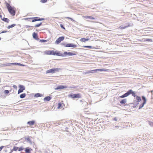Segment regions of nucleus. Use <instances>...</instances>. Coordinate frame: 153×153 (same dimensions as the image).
Wrapping results in <instances>:
<instances>
[{"instance_id": "obj_7", "label": "nucleus", "mask_w": 153, "mask_h": 153, "mask_svg": "<svg viewBox=\"0 0 153 153\" xmlns=\"http://www.w3.org/2000/svg\"><path fill=\"white\" fill-rule=\"evenodd\" d=\"M68 88L67 86H64L62 85H59L57 86L55 88V90H62L64 88Z\"/></svg>"}, {"instance_id": "obj_22", "label": "nucleus", "mask_w": 153, "mask_h": 153, "mask_svg": "<svg viewBox=\"0 0 153 153\" xmlns=\"http://www.w3.org/2000/svg\"><path fill=\"white\" fill-rule=\"evenodd\" d=\"M126 102V99H123L120 101V103L122 104H125Z\"/></svg>"}, {"instance_id": "obj_35", "label": "nucleus", "mask_w": 153, "mask_h": 153, "mask_svg": "<svg viewBox=\"0 0 153 153\" xmlns=\"http://www.w3.org/2000/svg\"><path fill=\"white\" fill-rule=\"evenodd\" d=\"M83 47L85 48H92V46H84Z\"/></svg>"}, {"instance_id": "obj_45", "label": "nucleus", "mask_w": 153, "mask_h": 153, "mask_svg": "<svg viewBox=\"0 0 153 153\" xmlns=\"http://www.w3.org/2000/svg\"><path fill=\"white\" fill-rule=\"evenodd\" d=\"M67 19H70L72 22H75V21L73 19H72V18H70V17H67Z\"/></svg>"}, {"instance_id": "obj_11", "label": "nucleus", "mask_w": 153, "mask_h": 153, "mask_svg": "<svg viewBox=\"0 0 153 153\" xmlns=\"http://www.w3.org/2000/svg\"><path fill=\"white\" fill-rule=\"evenodd\" d=\"M54 55H56L59 56H64V55L60 53V52L57 51H55Z\"/></svg>"}, {"instance_id": "obj_56", "label": "nucleus", "mask_w": 153, "mask_h": 153, "mask_svg": "<svg viewBox=\"0 0 153 153\" xmlns=\"http://www.w3.org/2000/svg\"><path fill=\"white\" fill-rule=\"evenodd\" d=\"M96 41H98V42H100V43H102V42H100V41H99V40H98V39H97V40H96Z\"/></svg>"}, {"instance_id": "obj_29", "label": "nucleus", "mask_w": 153, "mask_h": 153, "mask_svg": "<svg viewBox=\"0 0 153 153\" xmlns=\"http://www.w3.org/2000/svg\"><path fill=\"white\" fill-rule=\"evenodd\" d=\"M25 140H27V142L29 143H30L31 144H32V141L30 140V137H28L27 138H26Z\"/></svg>"}, {"instance_id": "obj_19", "label": "nucleus", "mask_w": 153, "mask_h": 153, "mask_svg": "<svg viewBox=\"0 0 153 153\" xmlns=\"http://www.w3.org/2000/svg\"><path fill=\"white\" fill-rule=\"evenodd\" d=\"M51 99V97L49 96H47L45 97L44 99V101H49Z\"/></svg>"}, {"instance_id": "obj_51", "label": "nucleus", "mask_w": 153, "mask_h": 153, "mask_svg": "<svg viewBox=\"0 0 153 153\" xmlns=\"http://www.w3.org/2000/svg\"><path fill=\"white\" fill-rule=\"evenodd\" d=\"M4 146H2L0 147V151H1L2 149L4 148Z\"/></svg>"}, {"instance_id": "obj_23", "label": "nucleus", "mask_w": 153, "mask_h": 153, "mask_svg": "<svg viewBox=\"0 0 153 153\" xmlns=\"http://www.w3.org/2000/svg\"><path fill=\"white\" fill-rule=\"evenodd\" d=\"M1 20L7 23H8L9 21V19H8L4 17L3 18V19H1Z\"/></svg>"}, {"instance_id": "obj_44", "label": "nucleus", "mask_w": 153, "mask_h": 153, "mask_svg": "<svg viewBox=\"0 0 153 153\" xmlns=\"http://www.w3.org/2000/svg\"><path fill=\"white\" fill-rule=\"evenodd\" d=\"M13 88L15 90H17V86L16 85H13Z\"/></svg>"}, {"instance_id": "obj_52", "label": "nucleus", "mask_w": 153, "mask_h": 153, "mask_svg": "<svg viewBox=\"0 0 153 153\" xmlns=\"http://www.w3.org/2000/svg\"><path fill=\"white\" fill-rule=\"evenodd\" d=\"M7 32V31H2V32H1V33H0H0H6Z\"/></svg>"}, {"instance_id": "obj_33", "label": "nucleus", "mask_w": 153, "mask_h": 153, "mask_svg": "<svg viewBox=\"0 0 153 153\" xmlns=\"http://www.w3.org/2000/svg\"><path fill=\"white\" fill-rule=\"evenodd\" d=\"M42 22H41L40 23L36 25L35 26L36 27H39L42 25Z\"/></svg>"}, {"instance_id": "obj_27", "label": "nucleus", "mask_w": 153, "mask_h": 153, "mask_svg": "<svg viewBox=\"0 0 153 153\" xmlns=\"http://www.w3.org/2000/svg\"><path fill=\"white\" fill-rule=\"evenodd\" d=\"M16 25L15 24H13L11 25H9L7 27V28L9 29L10 28L13 27H15Z\"/></svg>"}, {"instance_id": "obj_12", "label": "nucleus", "mask_w": 153, "mask_h": 153, "mask_svg": "<svg viewBox=\"0 0 153 153\" xmlns=\"http://www.w3.org/2000/svg\"><path fill=\"white\" fill-rule=\"evenodd\" d=\"M66 46L67 47H71L73 48H75L77 47V46L74 44H72L71 43L67 44Z\"/></svg>"}, {"instance_id": "obj_59", "label": "nucleus", "mask_w": 153, "mask_h": 153, "mask_svg": "<svg viewBox=\"0 0 153 153\" xmlns=\"http://www.w3.org/2000/svg\"><path fill=\"white\" fill-rule=\"evenodd\" d=\"M97 47H98V46H96V49H99V48H97Z\"/></svg>"}, {"instance_id": "obj_55", "label": "nucleus", "mask_w": 153, "mask_h": 153, "mask_svg": "<svg viewBox=\"0 0 153 153\" xmlns=\"http://www.w3.org/2000/svg\"><path fill=\"white\" fill-rule=\"evenodd\" d=\"M83 103L84 104H85V105H86V104H87V102H84Z\"/></svg>"}, {"instance_id": "obj_14", "label": "nucleus", "mask_w": 153, "mask_h": 153, "mask_svg": "<svg viewBox=\"0 0 153 153\" xmlns=\"http://www.w3.org/2000/svg\"><path fill=\"white\" fill-rule=\"evenodd\" d=\"M96 72V69H95V70H91V71H88L84 72L83 73V74H89L93 73H94V72Z\"/></svg>"}, {"instance_id": "obj_24", "label": "nucleus", "mask_w": 153, "mask_h": 153, "mask_svg": "<svg viewBox=\"0 0 153 153\" xmlns=\"http://www.w3.org/2000/svg\"><path fill=\"white\" fill-rule=\"evenodd\" d=\"M136 99L137 100V102H139L141 100V98L140 97L138 96H136Z\"/></svg>"}, {"instance_id": "obj_31", "label": "nucleus", "mask_w": 153, "mask_h": 153, "mask_svg": "<svg viewBox=\"0 0 153 153\" xmlns=\"http://www.w3.org/2000/svg\"><path fill=\"white\" fill-rule=\"evenodd\" d=\"M14 63V65H19V66H24V65H23V64H22L21 63Z\"/></svg>"}, {"instance_id": "obj_64", "label": "nucleus", "mask_w": 153, "mask_h": 153, "mask_svg": "<svg viewBox=\"0 0 153 153\" xmlns=\"http://www.w3.org/2000/svg\"><path fill=\"white\" fill-rule=\"evenodd\" d=\"M98 51H97V50H96V52H98Z\"/></svg>"}, {"instance_id": "obj_17", "label": "nucleus", "mask_w": 153, "mask_h": 153, "mask_svg": "<svg viewBox=\"0 0 153 153\" xmlns=\"http://www.w3.org/2000/svg\"><path fill=\"white\" fill-rule=\"evenodd\" d=\"M14 64L13 63H4L2 64V67H5V66H10L12 65H14Z\"/></svg>"}, {"instance_id": "obj_4", "label": "nucleus", "mask_w": 153, "mask_h": 153, "mask_svg": "<svg viewBox=\"0 0 153 153\" xmlns=\"http://www.w3.org/2000/svg\"><path fill=\"white\" fill-rule=\"evenodd\" d=\"M142 99L143 101V103H142L139 106V109H140L143 108L145 104H146V98L144 96L142 97Z\"/></svg>"}, {"instance_id": "obj_28", "label": "nucleus", "mask_w": 153, "mask_h": 153, "mask_svg": "<svg viewBox=\"0 0 153 153\" xmlns=\"http://www.w3.org/2000/svg\"><path fill=\"white\" fill-rule=\"evenodd\" d=\"M131 94L132 95V96L134 97H136L137 96L135 94V92L133 91L131 89Z\"/></svg>"}, {"instance_id": "obj_49", "label": "nucleus", "mask_w": 153, "mask_h": 153, "mask_svg": "<svg viewBox=\"0 0 153 153\" xmlns=\"http://www.w3.org/2000/svg\"><path fill=\"white\" fill-rule=\"evenodd\" d=\"M139 104L138 102L135 103V102L134 103V105L135 106V107L138 104Z\"/></svg>"}, {"instance_id": "obj_57", "label": "nucleus", "mask_w": 153, "mask_h": 153, "mask_svg": "<svg viewBox=\"0 0 153 153\" xmlns=\"http://www.w3.org/2000/svg\"><path fill=\"white\" fill-rule=\"evenodd\" d=\"M0 18H1V19L2 18V16L1 15H0Z\"/></svg>"}, {"instance_id": "obj_2", "label": "nucleus", "mask_w": 153, "mask_h": 153, "mask_svg": "<svg viewBox=\"0 0 153 153\" xmlns=\"http://www.w3.org/2000/svg\"><path fill=\"white\" fill-rule=\"evenodd\" d=\"M62 70L61 68H52L46 71L47 73H54L56 72H57L59 71H60Z\"/></svg>"}, {"instance_id": "obj_25", "label": "nucleus", "mask_w": 153, "mask_h": 153, "mask_svg": "<svg viewBox=\"0 0 153 153\" xmlns=\"http://www.w3.org/2000/svg\"><path fill=\"white\" fill-rule=\"evenodd\" d=\"M89 40L88 39H86L85 38H81L80 39V41L82 42H85L88 41Z\"/></svg>"}, {"instance_id": "obj_47", "label": "nucleus", "mask_w": 153, "mask_h": 153, "mask_svg": "<svg viewBox=\"0 0 153 153\" xmlns=\"http://www.w3.org/2000/svg\"><path fill=\"white\" fill-rule=\"evenodd\" d=\"M120 98H123L126 97L125 96V95L124 94L123 95H121V96H120Z\"/></svg>"}, {"instance_id": "obj_8", "label": "nucleus", "mask_w": 153, "mask_h": 153, "mask_svg": "<svg viewBox=\"0 0 153 153\" xmlns=\"http://www.w3.org/2000/svg\"><path fill=\"white\" fill-rule=\"evenodd\" d=\"M46 54L48 55H54L55 51L53 50H48L45 51Z\"/></svg>"}, {"instance_id": "obj_41", "label": "nucleus", "mask_w": 153, "mask_h": 153, "mask_svg": "<svg viewBox=\"0 0 153 153\" xmlns=\"http://www.w3.org/2000/svg\"><path fill=\"white\" fill-rule=\"evenodd\" d=\"M9 92V91L8 90H5L4 91V93L6 94H8Z\"/></svg>"}, {"instance_id": "obj_36", "label": "nucleus", "mask_w": 153, "mask_h": 153, "mask_svg": "<svg viewBox=\"0 0 153 153\" xmlns=\"http://www.w3.org/2000/svg\"><path fill=\"white\" fill-rule=\"evenodd\" d=\"M62 104L61 103H58V108H60L61 107H62Z\"/></svg>"}, {"instance_id": "obj_26", "label": "nucleus", "mask_w": 153, "mask_h": 153, "mask_svg": "<svg viewBox=\"0 0 153 153\" xmlns=\"http://www.w3.org/2000/svg\"><path fill=\"white\" fill-rule=\"evenodd\" d=\"M26 96V94L25 93L22 94L20 95V97L21 98H23L25 97Z\"/></svg>"}, {"instance_id": "obj_5", "label": "nucleus", "mask_w": 153, "mask_h": 153, "mask_svg": "<svg viewBox=\"0 0 153 153\" xmlns=\"http://www.w3.org/2000/svg\"><path fill=\"white\" fill-rule=\"evenodd\" d=\"M19 88L18 91V94H19L23 91L25 90V87L22 85H20L19 86Z\"/></svg>"}, {"instance_id": "obj_6", "label": "nucleus", "mask_w": 153, "mask_h": 153, "mask_svg": "<svg viewBox=\"0 0 153 153\" xmlns=\"http://www.w3.org/2000/svg\"><path fill=\"white\" fill-rule=\"evenodd\" d=\"M65 38V37L64 36H62L58 38L56 41L55 43V44H59L62 41H63Z\"/></svg>"}, {"instance_id": "obj_58", "label": "nucleus", "mask_w": 153, "mask_h": 153, "mask_svg": "<svg viewBox=\"0 0 153 153\" xmlns=\"http://www.w3.org/2000/svg\"><path fill=\"white\" fill-rule=\"evenodd\" d=\"M30 27V26H26L27 28L29 27Z\"/></svg>"}, {"instance_id": "obj_37", "label": "nucleus", "mask_w": 153, "mask_h": 153, "mask_svg": "<svg viewBox=\"0 0 153 153\" xmlns=\"http://www.w3.org/2000/svg\"><path fill=\"white\" fill-rule=\"evenodd\" d=\"M18 148H19L18 147H16L14 146L13 147V150L15 151H17Z\"/></svg>"}, {"instance_id": "obj_38", "label": "nucleus", "mask_w": 153, "mask_h": 153, "mask_svg": "<svg viewBox=\"0 0 153 153\" xmlns=\"http://www.w3.org/2000/svg\"><path fill=\"white\" fill-rule=\"evenodd\" d=\"M40 42H47V40L45 39H41L40 40Z\"/></svg>"}, {"instance_id": "obj_40", "label": "nucleus", "mask_w": 153, "mask_h": 153, "mask_svg": "<svg viewBox=\"0 0 153 153\" xmlns=\"http://www.w3.org/2000/svg\"><path fill=\"white\" fill-rule=\"evenodd\" d=\"M149 124L152 127H153V122H149Z\"/></svg>"}, {"instance_id": "obj_63", "label": "nucleus", "mask_w": 153, "mask_h": 153, "mask_svg": "<svg viewBox=\"0 0 153 153\" xmlns=\"http://www.w3.org/2000/svg\"><path fill=\"white\" fill-rule=\"evenodd\" d=\"M1 40V37H0V40Z\"/></svg>"}, {"instance_id": "obj_34", "label": "nucleus", "mask_w": 153, "mask_h": 153, "mask_svg": "<svg viewBox=\"0 0 153 153\" xmlns=\"http://www.w3.org/2000/svg\"><path fill=\"white\" fill-rule=\"evenodd\" d=\"M129 26V25H128V26H125L124 27L120 26V27L121 29H125L127 27H128Z\"/></svg>"}, {"instance_id": "obj_61", "label": "nucleus", "mask_w": 153, "mask_h": 153, "mask_svg": "<svg viewBox=\"0 0 153 153\" xmlns=\"http://www.w3.org/2000/svg\"><path fill=\"white\" fill-rule=\"evenodd\" d=\"M80 102H82V100H80Z\"/></svg>"}, {"instance_id": "obj_39", "label": "nucleus", "mask_w": 153, "mask_h": 153, "mask_svg": "<svg viewBox=\"0 0 153 153\" xmlns=\"http://www.w3.org/2000/svg\"><path fill=\"white\" fill-rule=\"evenodd\" d=\"M145 41H146L152 42V40L151 39H145Z\"/></svg>"}, {"instance_id": "obj_20", "label": "nucleus", "mask_w": 153, "mask_h": 153, "mask_svg": "<svg viewBox=\"0 0 153 153\" xmlns=\"http://www.w3.org/2000/svg\"><path fill=\"white\" fill-rule=\"evenodd\" d=\"M131 89L129 90L127 92L124 94L126 97H127L129 96L130 94H131Z\"/></svg>"}, {"instance_id": "obj_9", "label": "nucleus", "mask_w": 153, "mask_h": 153, "mask_svg": "<svg viewBox=\"0 0 153 153\" xmlns=\"http://www.w3.org/2000/svg\"><path fill=\"white\" fill-rule=\"evenodd\" d=\"M36 17H32L30 18H25V20H31V22H34L37 21V19L36 18Z\"/></svg>"}, {"instance_id": "obj_13", "label": "nucleus", "mask_w": 153, "mask_h": 153, "mask_svg": "<svg viewBox=\"0 0 153 153\" xmlns=\"http://www.w3.org/2000/svg\"><path fill=\"white\" fill-rule=\"evenodd\" d=\"M33 37L34 39L37 40H39V39L38 37L37 34L35 32L33 33Z\"/></svg>"}, {"instance_id": "obj_48", "label": "nucleus", "mask_w": 153, "mask_h": 153, "mask_svg": "<svg viewBox=\"0 0 153 153\" xmlns=\"http://www.w3.org/2000/svg\"><path fill=\"white\" fill-rule=\"evenodd\" d=\"M62 44L65 47H67L66 46V45H67V44H66V43H62Z\"/></svg>"}, {"instance_id": "obj_18", "label": "nucleus", "mask_w": 153, "mask_h": 153, "mask_svg": "<svg viewBox=\"0 0 153 153\" xmlns=\"http://www.w3.org/2000/svg\"><path fill=\"white\" fill-rule=\"evenodd\" d=\"M35 123V121L34 120H32L31 121H28L27 123V124L30 126H33L34 124Z\"/></svg>"}, {"instance_id": "obj_62", "label": "nucleus", "mask_w": 153, "mask_h": 153, "mask_svg": "<svg viewBox=\"0 0 153 153\" xmlns=\"http://www.w3.org/2000/svg\"><path fill=\"white\" fill-rule=\"evenodd\" d=\"M115 127H116V128H117V127H118L119 126H115Z\"/></svg>"}, {"instance_id": "obj_50", "label": "nucleus", "mask_w": 153, "mask_h": 153, "mask_svg": "<svg viewBox=\"0 0 153 153\" xmlns=\"http://www.w3.org/2000/svg\"><path fill=\"white\" fill-rule=\"evenodd\" d=\"M98 128H100V127H99V126H96V131H100L99 130H98L97 129Z\"/></svg>"}, {"instance_id": "obj_16", "label": "nucleus", "mask_w": 153, "mask_h": 153, "mask_svg": "<svg viewBox=\"0 0 153 153\" xmlns=\"http://www.w3.org/2000/svg\"><path fill=\"white\" fill-rule=\"evenodd\" d=\"M32 150V149L29 147H26L25 148V152L26 153H30Z\"/></svg>"}, {"instance_id": "obj_3", "label": "nucleus", "mask_w": 153, "mask_h": 153, "mask_svg": "<svg viewBox=\"0 0 153 153\" xmlns=\"http://www.w3.org/2000/svg\"><path fill=\"white\" fill-rule=\"evenodd\" d=\"M68 97H69L73 99L79 98L81 97V94L79 93L77 94H69Z\"/></svg>"}, {"instance_id": "obj_46", "label": "nucleus", "mask_w": 153, "mask_h": 153, "mask_svg": "<svg viewBox=\"0 0 153 153\" xmlns=\"http://www.w3.org/2000/svg\"><path fill=\"white\" fill-rule=\"evenodd\" d=\"M87 18H88L91 19H94V18L93 17L91 16H87Z\"/></svg>"}, {"instance_id": "obj_1", "label": "nucleus", "mask_w": 153, "mask_h": 153, "mask_svg": "<svg viewBox=\"0 0 153 153\" xmlns=\"http://www.w3.org/2000/svg\"><path fill=\"white\" fill-rule=\"evenodd\" d=\"M6 6L10 14L13 16H14L16 11V8L14 7L11 6L10 4L7 2L6 3Z\"/></svg>"}, {"instance_id": "obj_15", "label": "nucleus", "mask_w": 153, "mask_h": 153, "mask_svg": "<svg viewBox=\"0 0 153 153\" xmlns=\"http://www.w3.org/2000/svg\"><path fill=\"white\" fill-rule=\"evenodd\" d=\"M108 69L105 68L97 69H96V72L98 71H108Z\"/></svg>"}, {"instance_id": "obj_43", "label": "nucleus", "mask_w": 153, "mask_h": 153, "mask_svg": "<svg viewBox=\"0 0 153 153\" xmlns=\"http://www.w3.org/2000/svg\"><path fill=\"white\" fill-rule=\"evenodd\" d=\"M48 0H41V1L42 3H45Z\"/></svg>"}, {"instance_id": "obj_21", "label": "nucleus", "mask_w": 153, "mask_h": 153, "mask_svg": "<svg viewBox=\"0 0 153 153\" xmlns=\"http://www.w3.org/2000/svg\"><path fill=\"white\" fill-rule=\"evenodd\" d=\"M42 94L39 93H37L34 96V97H42Z\"/></svg>"}, {"instance_id": "obj_54", "label": "nucleus", "mask_w": 153, "mask_h": 153, "mask_svg": "<svg viewBox=\"0 0 153 153\" xmlns=\"http://www.w3.org/2000/svg\"><path fill=\"white\" fill-rule=\"evenodd\" d=\"M75 88V87H72V86H70L69 87H68L67 88Z\"/></svg>"}, {"instance_id": "obj_10", "label": "nucleus", "mask_w": 153, "mask_h": 153, "mask_svg": "<svg viewBox=\"0 0 153 153\" xmlns=\"http://www.w3.org/2000/svg\"><path fill=\"white\" fill-rule=\"evenodd\" d=\"M63 54L64 55V56H66V55H68V56H73V55H75L76 54L72 52H67L66 51H65V52H64Z\"/></svg>"}, {"instance_id": "obj_53", "label": "nucleus", "mask_w": 153, "mask_h": 153, "mask_svg": "<svg viewBox=\"0 0 153 153\" xmlns=\"http://www.w3.org/2000/svg\"><path fill=\"white\" fill-rule=\"evenodd\" d=\"M113 119V120L115 121H117V119L116 117H114Z\"/></svg>"}, {"instance_id": "obj_32", "label": "nucleus", "mask_w": 153, "mask_h": 153, "mask_svg": "<svg viewBox=\"0 0 153 153\" xmlns=\"http://www.w3.org/2000/svg\"><path fill=\"white\" fill-rule=\"evenodd\" d=\"M24 149V148H23L22 147H21L20 148H18V151H22Z\"/></svg>"}, {"instance_id": "obj_30", "label": "nucleus", "mask_w": 153, "mask_h": 153, "mask_svg": "<svg viewBox=\"0 0 153 153\" xmlns=\"http://www.w3.org/2000/svg\"><path fill=\"white\" fill-rule=\"evenodd\" d=\"M36 18L37 19V21L43 20L44 19V18H40L38 17H36Z\"/></svg>"}, {"instance_id": "obj_42", "label": "nucleus", "mask_w": 153, "mask_h": 153, "mask_svg": "<svg viewBox=\"0 0 153 153\" xmlns=\"http://www.w3.org/2000/svg\"><path fill=\"white\" fill-rule=\"evenodd\" d=\"M60 26L64 30L65 29V28L63 25L61 24H60Z\"/></svg>"}, {"instance_id": "obj_60", "label": "nucleus", "mask_w": 153, "mask_h": 153, "mask_svg": "<svg viewBox=\"0 0 153 153\" xmlns=\"http://www.w3.org/2000/svg\"><path fill=\"white\" fill-rule=\"evenodd\" d=\"M28 20V21H30V22H31V20Z\"/></svg>"}]
</instances>
